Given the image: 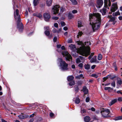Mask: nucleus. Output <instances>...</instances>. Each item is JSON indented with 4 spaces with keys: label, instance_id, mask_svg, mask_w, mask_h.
I'll return each mask as SVG.
<instances>
[{
    "label": "nucleus",
    "instance_id": "nucleus-40",
    "mask_svg": "<svg viewBox=\"0 0 122 122\" xmlns=\"http://www.w3.org/2000/svg\"><path fill=\"white\" fill-rule=\"evenodd\" d=\"M60 24L62 26H64L66 25L65 23L63 21H61V22Z\"/></svg>",
    "mask_w": 122,
    "mask_h": 122
},
{
    "label": "nucleus",
    "instance_id": "nucleus-14",
    "mask_svg": "<svg viewBox=\"0 0 122 122\" xmlns=\"http://www.w3.org/2000/svg\"><path fill=\"white\" fill-rule=\"evenodd\" d=\"M107 18H110L108 22H113L115 21V19L113 17H112L111 15H109L108 16Z\"/></svg>",
    "mask_w": 122,
    "mask_h": 122
},
{
    "label": "nucleus",
    "instance_id": "nucleus-28",
    "mask_svg": "<svg viewBox=\"0 0 122 122\" xmlns=\"http://www.w3.org/2000/svg\"><path fill=\"white\" fill-rule=\"evenodd\" d=\"M122 119V116H119L115 118V120H119Z\"/></svg>",
    "mask_w": 122,
    "mask_h": 122
},
{
    "label": "nucleus",
    "instance_id": "nucleus-54",
    "mask_svg": "<svg viewBox=\"0 0 122 122\" xmlns=\"http://www.w3.org/2000/svg\"><path fill=\"white\" fill-rule=\"evenodd\" d=\"M57 39V38L56 37H55L53 39V41L54 42H56Z\"/></svg>",
    "mask_w": 122,
    "mask_h": 122
},
{
    "label": "nucleus",
    "instance_id": "nucleus-30",
    "mask_svg": "<svg viewBox=\"0 0 122 122\" xmlns=\"http://www.w3.org/2000/svg\"><path fill=\"white\" fill-rule=\"evenodd\" d=\"M113 15L114 16H117V15H120V13L119 11H117V12L113 13Z\"/></svg>",
    "mask_w": 122,
    "mask_h": 122
},
{
    "label": "nucleus",
    "instance_id": "nucleus-31",
    "mask_svg": "<svg viewBox=\"0 0 122 122\" xmlns=\"http://www.w3.org/2000/svg\"><path fill=\"white\" fill-rule=\"evenodd\" d=\"M75 84V81H72L70 82L69 83V85L72 86L74 85Z\"/></svg>",
    "mask_w": 122,
    "mask_h": 122
},
{
    "label": "nucleus",
    "instance_id": "nucleus-7",
    "mask_svg": "<svg viewBox=\"0 0 122 122\" xmlns=\"http://www.w3.org/2000/svg\"><path fill=\"white\" fill-rule=\"evenodd\" d=\"M60 7L59 5H56L54 6L52 8V10L54 12V14L55 15L58 13Z\"/></svg>",
    "mask_w": 122,
    "mask_h": 122
},
{
    "label": "nucleus",
    "instance_id": "nucleus-12",
    "mask_svg": "<svg viewBox=\"0 0 122 122\" xmlns=\"http://www.w3.org/2000/svg\"><path fill=\"white\" fill-rule=\"evenodd\" d=\"M83 91L85 94H87L88 92V90L86 86H84L83 87Z\"/></svg>",
    "mask_w": 122,
    "mask_h": 122
},
{
    "label": "nucleus",
    "instance_id": "nucleus-42",
    "mask_svg": "<svg viewBox=\"0 0 122 122\" xmlns=\"http://www.w3.org/2000/svg\"><path fill=\"white\" fill-rule=\"evenodd\" d=\"M94 54V53H91V55H90L88 57V59H90L92 58V56H93V55Z\"/></svg>",
    "mask_w": 122,
    "mask_h": 122
},
{
    "label": "nucleus",
    "instance_id": "nucleus-10",
    "mask_svg": "<svg viewBox=\"0 0 122 122\" xmlns=\"http://www.w3.org/2000/svg\"><path fill=\"white\" fill-rule=\"evenodd\" d=\"M103 4V2L102 0H97L96 6L98 8H100L102 6Z\"/></svg>",
    "mask_w": 122,
    "mask_h": 122
},
{
    "label": "nucleus",
    "instance_id": "nucleus-60",
    "mask_svg": "<svg viewBox=\"0 0 122 122\" xmlns=\"http://www.w3.org/2000/svg\"><path fill=\"white\" fill-rule=\"evenodd\" d=\"M34 121V119L33 118L31 119L29 122H33Z\"/></svg>",
    "mask_w": 122,
    "mask_h": 122
},
{
    "label": "nucleus",
    "instance_id": "nucleus-29",
    "mask_svg": "<svg viewBox=\"0 0 122 122\" xmlns=\"http://www.w3.org/2000/svg\"><path fill=\"white\" fill-rule=\"evenodd\" d=\"M80 100L78 98H76V100L75 101V103L77 104H78L80 102Z\"/></svg>",
    "mask_w": 122,
    "mask_h": 122
},
{
    "label": "nucleus",
    "instance_id": "nucleus-55",
    "mask_svg": "<svg viewBox=\"0 0 122 122\" xmlns=\"http://www.w3.org/2000/svg\"><path fill=\"white\" fill-rule=\"evenodd\" d=\"M63 29L65 31L67 30L68 29L67 27L66 26H65L64 27Z\"/></svg>",
    "mask_w": 122,
    "mask_h": 122
},
{
    "label": "nucleus",
    "instance_id": "nucleus-51",
    "mask_svg": "<svg viewBox=\"0 0 122 122\" xmlns=\"http://www.w3.org/2000/svg\"><path fill=\"white\" fill-rule=\"evenodd\" d=\"M118 100L120 102L122 101V97H119L118 98Z\"/></svg>",
    "mask_w": 122,
    "mask_h": 122
},
{
    "label": "nucleus",
    "instance_id": "nucleus-35",
    "mask_svg": "<svg viewBox=\"0 0 122 122\" xmlns=\"http://www.w3.org/2000/svg\"><path fill=\"white\" fill-rule=\"evenodd\" d=\"M79 57L81 62H84L85 59V58L81 56H80Z\"/></svg>",
    "mask_w": 122,
    "mask_h": 122
},
{
    "label": "nucleus",
    "instance_id": "nucleus-16",
    "mask_svg": "<svg viewBox=\"0 0 122 122\" xmlns=\"http://www.w3.org/2000/svg\"><path fill=\"white\" fill-rule=\"evenodd\" d=\"M33 15L34 16H36L37 17H38L40 18H42V16L41 14L40 13H34L33 14Z\"/></svg>",
    "mask_w": 122,
    "mask_h": 122
},
{
    "label": "nucleus",
    "instance_id": "nucleus-46",
    "mask_svg": "<svg viewBox=\"0 0 122 122\" xmlns=\"http://www.w3.org/2000/svg\"><path fill=\"white\" fill-rule=\"evenodd\" d=\"M72 12L73 14L76 13L77 12V11L76 10H74L72 11Z\"/></svg>",
    "mask_w": 122,
    "mask_h": 122
},
{
    "label": "nucleus",
    "instance_id": "nucleus-63",
    "mask_svg": "<svg viewBox=\"0 0 122 122\" xmlns=\"http://www.w3.org/2000/svg\"><path fill=\"white\" fill-rule=\"evenodd\" d=\"M117 92L118 93H120L121 94H122V92H121L120 91H118Z\"/></svg>",
    "mask_w": 122,
    "mask_h": 122
},
{
    "label": "nucleus",
    "instance_id": "nucleus-19",
    "mask_svg": "<svg viewBox=\"0 0 122 122\" xmlns=\"http://www.w3.org/2000/svg\"><path fill=\"white\" fill-rule=\"evenodd\" d=\"M39 0H34L33 4L35 6L37 5L38 4Z\"/></svg>",
    "mask_w": 122,
    "mask_h": 122
},
{
    "label": "nucleus",
    "instance_id": "nucleus-22",
    "mask_svg": "<svg viewBox=\"0 0 122 122\" xmlns=\"http://www.w3.org/2000/svg\"><path fill=\"white\" fill-rule=\"evenodd\" d=\"M117 83L118 84L120 85L122 83V81L121 79L120 78H117Z\"/></svg>",
    "mask_w": 122,
    "mask_h": 122
},
{
    "label": "nucleus",
    "instance_id": "nucleus-52",
    "mask_svg": "<svg viewBox=\"0 0 122 122\" xmlns=\"http://www.w3.org/2000/svg\"><path fill=\"white\" fill-rule=\"evenodd\" d=\"M64 10V9L63 8H61L60 9V13H62L63 12Z\"/></svg>",
    "mask_w": 122,
    "mask_h": 122
},
{
    "label": "nucleus",
    "instance_id": "nucleus-48",
    "mask_svg": "<svg viewBox=\"0 0 122 122\" xmlns=\"http://www.w3.org/2000/svg\"><path fill=\"white\" fill-rule=\"evenodd\" d=\"M90 98L89 97H87L86 99V102H89Z\"/></svg>",
    "mask_w": 122,
    "mask_h": 122
},
{
    "label": "nucleus",
    "instance_id": "nucleus-61",
    "mask_svg": "<svg viewBox=\"0 0 122 122\" xmlns=\"http://www.w3.org/2000/svg\"><path fill=\"white\" fill-rule=\"evenodd\" d=\"M50 115L51 117H52L54 115V114L52 113H51L50 114Z\"/></svg>",
    "mask_w": 122,
    "mask_h": 122
},
{
    "label": "nucleus",
    "instance_id": "nucleus-64",
    "mask_svg": "<svg viewBox=\"0 0 122 122\" xmlns=\"http://www.w3.org/2000/svg\"><path fill=\"white\" fill-rule=\"evenodd\" d=\"M118 18L120 20H122V16H119L118 17Z\"/></svg>",
    "mask_w": 122,
    "mask_h": 122
},
{
    "label": "nucleus",
    "instance_id": "nucleus-2",
    "mask_svg": "<svg viewBox=\"0 0 122 122\" xmlns=\"http://www.w3.org/2000/svg\"><path fill=\"white\" fill-rule=\"evenodd\" d=\"M89 18L90 21V24L92 26L94 31L99 29L101 21L100 15L98 13H95L92 14H90Z\"/></svg>",
    "mask_w": 122,
    "mask_h": 122
},
{
    "label": "nucleus",
    "instance_id": "nucleus-39",
    "mask_svg": "<svg viewBox=\"0 0 122 122\" xmlns=\"http://www.w3.org/2000/svg\"><path fill=\"white\" fill-rule=\"evenodd\" d=\"M81 112L82 114L86 112V110L85 109H82V108L81 109Z\"/></svg>",
    "mask_w": 122,
    "mask_h": 122
},
{
    "label": "nucleus",
    "instance_id": "nucleus-34",
    "mask_svg": "<svg viewBox=\"0 0 122 122\" xmlns=\"http://www.w3.org/2000/svg\"><path fill=\"white\" fill-rule=\"evenodd\" d=\"M83 33L82 31H80L78 33V34L77 36V38H79V36H81L82 34Z\"/></svg>",
    "mask_w": 122,
    "mask_h": 122
},
{
    "label": "nucleus",
    "instance_id": "nucleus-11",
    "mask_svg": "<svg viewBox=\"0 0 122 122\" xmlns=\"http://www.w3.org/2000/svg\"><path fill=\"white\" fill-rule=\"evenodd\" d=\"M117 101V99L116 98L115 99L113 100H112L111 102H110L109 103V105L110 106H111L113 105Z\"/></svg>",
    "mask_w": 122,
    "mask_h": 122
},
{
    "label": "nucleus",
    "instance_id": "nucleus-5",
    "mask_svg": "<svg viewBox=\"0 0 122 122\" xmlns=\"http://www.w3.org/2000/svg\"><path fill=\"white\" fill-rule=\"evenodd\" d=\"M62 54L64 56H65V57L67 60L70 61L72 59V57L68 52L66 51H64L62 53Z\"/></svg>",
    "mask_w": 122,
    "mask_h": 122
},
{
    "label": "nucleus",
    "instance_id": "nucleus-32",
    "mask_svg": "<svg viewBox=\"0 0 122 122\" xmlns=\"http://www.w3.org/2000/svg\"><path fill=\"white\" fill-rule=\"evenodd\" d=\"M73 4L76 5L77 4V2L76 0H70Z\"/></svg>",
    "mask_w": 122,
    "mask_h": 122
},
{
    "label": "nucleus",
    "instance_id": "nucleus-25",
    "mask_svg": "<svg viewBox=\"0 0 122 122\" xmlns=\"http://www.w3.org/2000/svg\"><path fill=\"white\" fill-rule=\"evenodd\" d=\"M69 19H71L74 17V16L71 13H69L68 15Z\"/></svg>",
    "mask_w": 122,
    "mask_h": 122
},
{
    "label": "nucleus",
    "instance_id": "nucleus-27",
    "mask_svg": "<svg viewBox=\"0 0 122 122\" xmlns=\"http://www.w3.org/2000/svg\"><path fill=\"white\" fill-rule=\"evenodd\" d=\"M82 77L83 78H84L82 74H81L79 76H77L76 77V78L79 79H81Z\"/></svg>",
    "mask_w": 122,
    "mask_h": 122
},
{
    "label": "nucleus",
    "instance_id": "nucleus-9",
    "mask_svg": "<svg viewBox=\"0 0 122 122\" xmlns=\"http://www.w3.org/2000/svg\"><path fill=\"white\" fill-rule=\"evenodd\" d=\"M45 20L46 21L49 20L50 18V16L49 13H45L43 15Z\"/></svg>",
    "mask_w": 122,
    "mask_h": 122
},
{
    "label": "nucleus",
    "instance_id": "nucleus-38",
    "mask_svg": "<svg viewBox=\"0 0 122 122\" xmlns=\"http://www.w3.org/2000/svg\"><path fill=\"white\" fill-rule=\"evenodd\" d=\"M81 61L80 58H77L76 60V62L77 63H79L81 62Z\"/></svg>",
    "mask_w": 122,
    "mask_h": 122
},
{
    "label": "nucleus",
    "instance_id": "nucleus-37",
    "mask_svg": "<svg viewBox=\"0 0 122 122\" xmlns=\"http://www.w3.org/2000/svg\"><path fill=\"white\" fill-rule=\"evenodd\" d=\"M113 66L115 71H117V68L116 66V65L115 63H114L113 64Z\"/></svg>",
    "mask_w": 122,
    "mask_h": 122
},
{
    "label": "nucleus",
    "instance_id": "nucleus-53",
    "mask_svg": "<svg viewBox=\"0 0 122 122\" xmlns=\"http://www.w3.org/2000/svg\"><path fill=\"white\" fill-rule=\"evenodd\" d=\"M96 66V65H93L91 67V69H93L95 68Z\"/></svg>",
    "mask_w": 122,
    "mask_h": 122
},
{
    "label": "nucleus",
    "instance_id": "nucleus-20",
    "mask_svg": "<svg viewBox=\"0 0 122 122\" xmlns=\"http://www.w3.org/2000/svg\"><path fill=\"white\" fill-rule=\"evenodd\" d=\"M74 77L72 76H69L67 78V80L68 81H72L74 79Z\"/></svg>",
    "mask_w": 122,
    "mask_h": 122
},
{
    "label": "nucleus",
    "instance_id": "nucleus-4",
    "mask_svg": "<svg viewBox=\"0 0 122 122\" xmlns=\"http://www.w3.org/2000/svg\"><path fill=\"white\" fill-rule=\"evenodd\" d=\"M58 61L60 64V66L61 67L62 70L63 71L67 70L68 69L67 67L68 64L63 61L61 58H59L58 59Z\"/></svg>",
    "mask_w": 122,
    "mask_h": 122
},
{
    "label": "nucleus",
    "instance_id": "nucleus-1",
    "mask_svg": "<svg viewBox=\"0 0 122 122\" xmlns=\"http://www.w3.org/2000/svg\"><path fill=\"white\" fill-rule=\"evenodd\" d=\"M76 42L78 45H80L81 46L77 49L75 45L71 44L69 46L73 51L76 52L77 53H79L80 54L85 56H87L90 54V47L89 46H85L86 43H89V45H90V43L88 42H84L82 41H77Z\"/></svg>",
    "mask_w": 122,
    "mask_h": 122
},
{
    "label": "nucleus",
    "instance_id": "nucleus-8",
    "mask_svg": "<svg viewBox=\"0 0 122 122\" xmlns=\"http://www.w3.org/2000/svg\"><path fill=\"white\" fill-rule=\"evenodd\" d=\"M117 3H114L112 4L111 7V10L112 12H115L117 9Z\"/></svg>",
    "mask_w": 122,
    "mask_h": 122
},
{
    "label": "nucleus",
    "instance_id": "nucleus-45",
    "mask_svg": "<svg viewBox=\"0 0 122 122\" xmlns=\"http://www.w3.org/2000/svg\"><path fill=\"white\" fill-rule=\"evenodd\" d=\"M109 76H107L106 77H104L103 78L104 81H106L108 78Z\"/></svg>",
    "mask_w": 122,
    "mask_h": 122
},
{
    "label": "nucleus",
    "instance_id": "nucleus-3",
    "mask_svg": "<svg viewBox=\"0 0 122 122\" xmlns=\"http://www.w3.org/2000/svg\"><path fill=\"white\" fill-rule=\"evenodd\" d=\"M19 13L18 10L16 9L14 12V15L15 18L17 21V28L19 29L20 31H21L23 29V25L22 23L20 22V17Z\"/></svg>",
    "mask_w": 122,
    "mask_h": 122
},
{
    "label": "nucleus",
    "instance_id": "nucleus-21",
    "mask_svg": "<svg viewBox=\"0 0 122 122\" xmlns=\"http://www.w3.org/2000/svg\"><path fill=\"white\" fill-rule=\"evenodd\" d=\"M100 12L102 13V15H105L106 13V9L103 8L100 10Z\"/></svg>",
    "mask_w": 122,
    "mask_h": 122
},
{
    "label": "nucleus",
    "instance_id": "nucleus-17",
    "mask_svg": "<svg viewBox=\"0 0 122 122\" xmlns=\"http://www.w3.org/2000/svg\"><path fill=\"white\" fill-rule=\"evenodd\" d=\"M90 120V117L88 116H86L84 118V121L85 122H89Z\"/></svg>",
    "mask_w": 122,
    "mask_h": 122
},
{
    "label": "nucleus",
    "instance_id": "nucleus-23",
    "mask_svg": "<svg viewBox=\"0 0 122 122\" xmlns=\"http://www.w3.org/2000/svg\"><path fill=\"white\" fill-rule=\"evenodd\" d=\"M100 75L101 74L100 73H98L96 74H93L92 76L96 78H97L98 76H100Z\"/></svg>",
    "mask_w": 122,
    "mask_h": 122
},
{
    "label": "nucleus",
    "instance_id": "nucleus-13",
    "mask_svg": "<svg viewBox=\"0 0 122 122\" xmlns=\"http://www.w3.org/2000/svg\"><path fill=\"white\" fill-rule=\"evenodd\" d=\"M52 0H47L46 3L47 5L48 6H50L52 4Z\"/></svg>",
    "mask_w": 122,
    "mask_h": 122
},
{
    "label": "nucleus",
    "instance_id": "nucleus-33",
    "mask_svg": "<svg viewBox=\"0 0 122 122\" xmlns=\"http://www.w3.org/2000/svg\"><path fill=\"white\" fill-rule=\"evenodd\" d=\"M102 56L101 54H99L98 56V59L99 60H100L102 59Z\"/></svg>",
    "mask_w": 122,
    "mask_h": 122
},
{
    "label": "nucleus",
    "instance_id": "nucleus-56",
    "mask_svg": "<svg viewBox=\"0 0 122 122\" xmlns=\"http://www.w3.org/2000/svg\"><path fill=\"white\" fill-rule=\"evenodd\" d=\"M67 42L68 43H70L72 42V40L71 39H70L68 40V41Z\"/></svg>",
    "mask_w": 122,
    "mask_h": 122
},
{
    "label": "nucleus",
    "instance_id": "nucleus-49",
    "mask_svg": "<svg viewBox=\"0 0 122 122\" xmlns=\"http://www.w3.org/2000/svg\"><path fill=\"white\" fill-rule=\"evenodd\" d=\"M54 26L56 28L58 27V24L57 23H54Z\"/></svg>",
    "mask_w": 122,
    "mask_h": 122
},
{
    "label": "nucleus",
    "instance_id": "nucleus-36",
    "mask_svg": "<svg viewBox=\"0 0 122 122\" xmlns=\"http://www.w3.org/2000/svg\"><path fill=\"white\" fill-rule=\"evenodd\" d=\"M45 33L46 35L48 36L50 34V32L49 30H46L45 31Z\"/></svg>",
    "mask_w": 122,
    "mask_h": 122
},
{
    "label": "nucleus",
    "instance_id": "nucleus-15",
    "mask_svg": "<svg viewBox=\"0 0 122 122\" xmlns=\"http://www.w3.org/2000/svg\"><path fill=\"white\" fill-rule=\"evenodd\" d=\"M28 117V115H25L23 114H22L18 116V117L19 118L21 119L25 118Z\"/></svg>",
    "mask_w": 122,
    "mask_h": 122
},
{
    "label": "nucleus",
    "instance_id": "nucleus-41",
    "mask_svg": "<svg viewBox=\"0 0 122 122\" xmlns=\"http://www.w3.org/2000/svg\"><path fill=\"white\" fill-rule=\"evenodd\" d=\"M111 85L112 86L115 87V83L114 81H113L111 83Z\"/></svg>",
    "mask_w": 122,
    "mask_h": 122
},
{
    "label": "nucleus",
    "instance_id": "nucleus-58",
    "mask_svg": "<svg viewBox=\"0 0 122 122\" xmlns=\"http://www.w3.org/2000/svg\"><path fill=\"white\" fill-rule=\"evenodd\" d=\"M44 28L45 30H48L49 29V27L48 26H45L44 27Z\"/></svg>",
    "mask_w": 122,
    "mask_h": 122
},
{
    "label": "nucleus",
    "instance_id": "nucleus-59",
    "mask_svg": "<svg viewBox=\"0 0 122 122\" xmlns=\"http://www.w3.org/2000/svg\"><path fill=\"white\" fill-rule=\"evenodd\" d=\"M61 45H57V48H60L61 47Z\"/></svg>",
    "mask_w": 122,
    "mask_h": 122
},
{
    "label": "nucleus",
    "instance_id": "nucleus-6",
    "mask_svg": "<svg viewBox=\"0 0 122 122\" xmlns=\"http://www.w3.org/2000/svg\"><path fill=\"white\" fill-rule=\"evenodd\" d=\"M109 110L108 109H103L102 110L101 113L102 116L104 117H108V115L109 114Z\"/></svg>",
    "mask_w": 122,
    "mask_h": 122
},
{
    "label": "nucleus",
    "instance_id": "nucleus-57",
    "mask_svg": "<svg viewBox=\"0 0 122 122\" xmlns=\"http://www.w3.org/2000/svg\"><path fill=\"white\" fill-rule=\"evenodd\" d=\"M75 91H78L79 89L78 87L77 86H76L75 87Z\"/></svg>",
    "mask_w": 122,
    "mask_h": 122
},
{
    "label": "nucleus",
    "instance_id": "nucleus-18",
    "mask_svg": "<svg viewBox=\"0 0 122 122\" xmlns=\"http://www.w3.org/2000/svg\"><path fill=\"white\" fill-rule=\"evenodd\" d=\"M97 56H95L90 61L91 63L95 62L96 61Z\"/></svg>",
    "mask_w": 122,
    "mask_h": 122
},
{
    "label": "nucleus",
    "instance_id": "nucleus-44",
    "mask_svg": "<svg viewBox=\"0 0 122 122\" xmlns=\"http://www.w3.org/2000/svg\"><path fill=\"white\" fill-rule=\"evenodd\" d=\"M59 18L57 17L53 16L52 17V19L54 20H57Z\"/></svg>",
    "mask_w": 122,
    "mask_h": 122
},
{
    "label": "nucleus",
    "instance_id": "nucleus-47",
    "mask_svg": "<svg viewBox=\"0 0 122 122\" xmlns=\"http://www.w3.org/2000/svg\"><path fill=\"white\" fill-rule=\"evenodd\" d=\"M107 0H104V4L105 6H107Z\"/></svg>",
    "mask_w": 122,
    "mask_h": 122
},
{
    "label": "nucleus",
    "instance_id": "nucleus-43",
    "mask_svg": "<svg viewBox=\"0 0 122 122\" xmlns=\"http://www.w3.org/2000/svg\"><path fill=\"white\" fill-rule=\"evenodd\" d=\"M83 65L82 63H80L78 65V66L80 67L81 68L83 67Z\"/></svg>",
    "mask_w": 122,
    "mask_h": 122
},
{
    "label": "nucleus",
    "instance_id": "nucleus-62",
    "mask_svg": "<svg viewBox=\"0 0 122 122\" xmlns=\"http://www.w3.org/2000/svg\"><path fill=\"white\" fill-rule=\"evenodd\" d=\"M71 67L72 69H74L75 68V66L74 65H73L71 66Z\"/></svg>",
    "mask_w": 122,
    "mask_h": 122
},
{
    "label": "nucleus",
    "instance_id": "nucleus-50",
    "mask_svg": "<svg viewBox=\"0 0 122 122\" xmlns=\"http://www.w3.org/2000/svg\"><path fill=\"white\" fill-rule=\"evenodd\" d=\"M109 89H112L111 88V87H105V90H108Z\"/></svg>",
    "mask_w": 122,
    "mask_h": 122
},
{
    "label": "nucleus",
    "instance_id": "nucleus-26",
    "mask_svg": "<svg viewBox=\"0 0 122 122\" xmlns=\"http://www.w3.org/2000/svg\"><path fill=\"white\" fill-rule=\"evenodd\" d=\"M78 25L79 27H81L83 25H82L81 22V21H79L78 22Z\"/></svg>",
    "mask_w": 122,
    "mask_h": 122
},
{
    "label": "nucleus",
    "instance_id": "nucleus-24",
    "mask_svg": "<svg viewBox=\"0 0 122 122\" xmlns=\"http://www.w3.org/2000/svg\"><path fill=\"white\" fill-rule=\"evenodd\" d=\"M86 70L89 69L90 67V65L88 64H85L84 66Z\"/></svg>",
    "mask_w": 122,
    "mask_h": 122
}]
</instances>
